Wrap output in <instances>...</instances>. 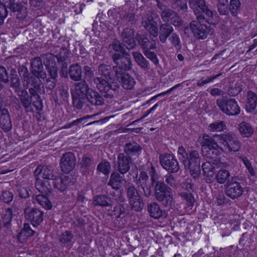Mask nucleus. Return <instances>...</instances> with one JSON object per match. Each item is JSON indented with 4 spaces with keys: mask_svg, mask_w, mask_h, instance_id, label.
<instances>
[{
    "mask_svg": "<svg viewBox=\"0 0 257 257\" xmlns=\"http://www.w3.org/2000/svg\"><path fill=\"white\" fill-rule=\"evenodd\" d=\"M35 187L41 194H47L51 192L52 187L48 180H41L36 178Z\"/></svg>",
    "mask_w": 257,
    "mask_h": 257,
    "instance_id": "nucleus-36",
    "label": "nucleus"
},
{
    "mask_svg": "<svg viewBox=\"0 0 257 257\" xmlns=\"http://www.w3.org/2000/svg\"><path fill=\"white\" fill-rule=\"evenodd\" d=\"M190 8L193 10L196 19L211 22L213 18L217 17V13L213 11L205 0H189Z\"/></svg>",
    "mask_w": 257,
    "mask_h": 257,
    "instance_id": "nucleus-5",
    "label": "nucleus"
},
{
    "mask_svg": "<svg viewBox=\"0 0 257 257\" xmlns=\"http://www.w3.org/2000/svg\"><path fill=\"white\" fill-rule=\"evenodd\" d=\"M257 106V95L253 91L249 90L247 92L245 99V108L247 112L257 113L255 108Z\"/></svg>",
    "mask_w": 257,
    "mask_h": 257,
    "instance_id": "nucleus-25",
    "label": "nucleus"
},
{
    "mask_svg": "<svg viewBox=\"0 0 257 257\" xmlns=\"http://www.w3.org/2000/svg\"><path fill=\"white\" fill-rule=\"evenodd\" d=\"M73 237V235L70 231H65L59 238V241L63 243H66L70 242Z\"/></svg>",
    "mask_w": 257,
    "mask_h": 257,
    "instance_id": "nucleus-62",
    "label": "nucleus"
},
{
    "mask_svg": "<svg viewBox=\"0 0 257 257\" xmlns=\"http://www.w3.org/2000/svg\"><path fill=\"white\" fill-rule=\"evenodd\" d=\"M135 32L134 29L127 27L124 29L121 33L122 43L128 50L134 49L137 47Z\"/></svg>",
    "mask_w": 257,
    "mask_h": 257,
    "instance_id": "nucleus-19",
    "label": "nucleus"
},
{
    "mask_svg": "<svg viewBox=\"0 0 257 257\" xmlns=\"http://www.w3.org/2000/svg\"><path fill=\"white\" fill-rule=\"evenodd\" d=\"M134 182L138 186V187H143L145 185L149 184V176L145 171H141L139 177H136Z\"/></svg>",
    "mask_w": 257,
    "mask_h": 257,
    "instance_id": "nucleus-48",
    "label": "nucleus"
},
{
    "mask_svg": "<svg viewBox=\"0 0 257 257\" xmlns=\"http://www.w3.org/2000/svg\"><path fill=\"white\" fill-rule=\"evenodd\" d=\"M133 164V160L124 153H120L117 157L116 169L120 174L124 175L129 171Z\"/></svg>",
    "mask_w": 257,
    "mask_h": 257,
    "instance_id": "nucleus-17",
    "label": "nucleus"
},
{
    "mask_svg": "<svg viewBox=\"0 0 257 257\" xmlns=\"http://www.w3.org/2000/svg\"><path fill=\"white\" fill-rule=\"evenodd\" d=\"M216 104L220 109L227 115H237L240 112V107L234 99L219 98L216 100Z\"/></svg>",
    "mask_w": 257,
    "mask_h": 257,
    "instance_id": "nucleus-12",
    "label": "nucleus"
},
{
    "mask_svg": "<svg viewBox=\"0 0 257 257\" xmlns=\"http://www.w3.org/2000/svg\"><path fill=\"white\" fill-rule=\"evenodd\" d=\"M178 159L180 162L184 166L189 157V153L183 146H179L177 151Z\"/></svg>",
    "mask_w": 257,
    "mask_h": 257,
    "instance_id": "nucleus-56",
    "label": "nucleus"
},
{
    "mask_svg": "<svg viewBox=\"0 0 257 257\" xmlns=\"http://www.w3.org/2000/svg\"><path fill=\"white\" fill-rule=\"evenodd\" d=\"M215 164H213L210 160H208L202 165V169L203 174L207 177H212L214 174L215 169Z\"/></svg>",
    "mask_w": 257,
    "mask_h": 257,
    "instance_id": "nucleus-41",
    "label": "nucleus"
},
{
    "mask_svg": "<svg viewBox=\"0 0 257 257\" xmlns=\"http://www.w3.org/2000/svg\"><path fill=\"white\" fill-rule=\"evenodd\" d=\"M143 53L148 59L154 64V65L156 66H158L159 65V59L157 54L154 52L151 51V50H149L145 51Z\"/></svg>",
    "mask_w": 257,
    "mask_h": 257,
    "instance_id": "nucleus-60",
    "label": "nucleus"
},
{
    "mask_svg": "<svg viewBox=\"0 0 257 257\" xmlns=\"http://www.w3.org/2000/svg\"><path fill=\"white\" fill-rule=\"evenodd\" d=\"M44 65L48 73L49 78L57 79L58 77V66L55 61L54 55H48L44 58Z\"/></svg>",
    "mask_w": 257,
    "mask_h": 257,
    "instance_id": "nucleus-22",
    "label": "nucleus"
},
{
    "mask_svg": "<svg viewBox=\"0 0 257 257\" xmlns=\"http://www.w3.org/2000/svg\"><path fill=\"white\" fill-rule=\"evenodd\" d=\"M122 178V177L119 172H113L110 175L108 185L111 186L113 189L118 191L121 188Z\"/></svg>",
    "mask_w": 257,
    "mask_h": 257,
    "instance_id": "nucleus-31",
    "label": "nucleus"
},
{
    "mask_svg": "<svg viewBox=\"0 0 257 257\" xmlns=\"http://www.w3.org/2000/svg\"><path fill=\"white\" fill-rule=\"evenodd\" d=\"M211 22L207 21H200L198 19L192 21L190 23V28L194 36L199 39H205L208 35H212L214 30L210 26L204 24L207 23L209 25H214L216 24L217 17L213 18Z\"/></svg>",
    "mask_w": 257,
    "mask_h": 257,
    "instance_id": "nucleus-7",
    "label": "nucleus"
},
{
    "mask_svg": "<svg viewBox=\"0 0 257 257\" xmlns=\"http://www.w3.org/2000/svg\"><path fill=\"white\" fill-rule=\"evenodd\" d=\"M138 20L139 17L133 13L126 14L121 18L122 22L127 25H135Z\"/></svg>",
    "mask_w": 257,
    "mask_h": 257,
    "instance_id": "nucleus-49",
    "label": "nucleus"
},
{
    "mask_svg": "<svg viewBox=\"0 0 257 257\" xmlns=\"http://www.w3.org/2000/svg\"><path fill=\"white\" fill-rule=\"evenodd\" d=\"M201 157L199 152L196 150L189 152V157L184 168L190 170L191 176L194 179H198L201 174Z\"/></svg>",
    "mask_w": 257,
    "mask_h": 257,
    "instance_id": "nucleus-11",
    "label": "nucleus"
},
{
    "mask_svg": "<svg viewBox=\"0 0 257 257\" xmlns=\"http://www.w3.org/2000/svg\"><path fill=\"white\" fill-rule=\"evenodd\" d=\"M221 75L222 73H220L215 75L208 76L205 79L202 78L201 80L197 82V85L199 87L203 86L208 83L212 82L214 79L217 78Z\"/></svg>",
    "mask_w": 257,
    "mask_h": 257,
    "instance_id": "nucleus-61",
    "label": "nucleus"
},
{
    "mask_svg": "<svg viewBox=\"0 0 257 257\" xmlns=\"http://www.w3.org/2000/svg\"><path fill=\"white\" fill-rule=\"evenodd\" d=\"M13 193L7 190L3 191L0 197L1 200L6 203L11 202L13 200Z\"/></svg>",
    "mask_w": 257,
    "mask_h": 257,
    "instance_id": "nucleus-63",
    "label": "nucleus"
},
{
    "mask_svg": "<svg viewBox=\"0 0 257 257\" xmlns=\"http://www.w3.org/2000/svg\"><path fill=\"white\" fill-rule=\"evenodd\" d=\"M0 127L5 132L11 130L12 123L8 110L3 108L1 111Z\"/></svg>",
    "mask_w": 257,
    "mask_h": 257,
    "instance_id": "nucleus-28",
    "label": "nucleus"
},
{
    "mask_svg": "<svg viewBox=\"0 0 257 257\" xmlns=\"http://www.w3.org/2000/svg\"><path fill=\"white\" fill-rule=\"evenodd\" d=\"M147 211L151 217L158 219L162 216V210L160 205L155 202L147 205Z\"/></svg>",
    "mask_w": 257,
    "mask_h": 257,
    "instance_id": "nucleus-37",
    "label": "nucleus"
},
{
    "mask_svg": "<svg viewBox=\"0 0 257 257\" xmlns=\"http://www.w3.org/2000/svg\"><path fill=\"white\" fill-rule=\"evenodd\" d=\"M127 197L132 210L141 212L145 206V202L141 194L133 184H128L125 187Z\"/></svg>",
    "mask_w": 257,
    "mask_h": 257,
    "instance_id": "nucleus-10",
    "label": "nucleus"
},
{
    "mask_svg": "<svg viewBox=\"0 0 257 257\" xmlns=\"http://www.w3.org/2000/svg\"><path fill=\"white\" fill-rule=\"evenodd\" d=\"M3 6L6 9H9L13 12H17V18L23 19L27 14V8L21 3L17 2L16 0H3Z\"/></svg>",
    "mask_w": 257,
    "mask_h": 257,
    "instance_id": "nucleus-21",
    "label": "nucleus"
},
{
    "mask_svg": "<svg viewBox=\"0 0 257 257\" xmlns=\"http://www.w3.org/2000/svg\"><path fill=\"white\" fill-rule=\"evenodd\" d=\"M176 13L175 11L169 8L161 12V17L162 20L165 23H169V21L173 18L174 16H176Z\"/></svg>",
    "mask_w": 257,
    "mask_h": 257,
    "instance_id": "nucleus-54",
    "label": "nucleus"
},
{
    "mask_svg": "<svg viewBox=\"0 0 257 257\" xmlns=\"http://www.w3.org/2000/svg\"><path fill=\"white\" fill-rule=\"evenodd\" d=\"M70 51L65 48H62L58 54L54 56L57 60L58 64H63V63H67L66 61L68 60Z\"/></svg>",
    "mask_w": 257,
    "mask_h": 257,
    "instance_id": "nucleus-45",
    "label": "nucleus"
},
{
    "mask_svg": "<svg viewBox=\"0 0 257 257\" xmlns=\"http://www.w3.org/2000/svg\"><path fill=\"white\" fill-rule=\"evenodd\" d=\"M26 219L30 221L34 227H37L44 220V212L38 208H27L24 210Z\"/></svg>",
    "mask_w": 257,
    "mask_h": 257,
    "instance_id": "nucleus-16",
    "label": "nucleus"
},
{
    "mask_svg": "<svg viewBox=\"0 0 257 257\" xmlns=\"http://www.w3.org/2000/svg\"><path fill=\"white\" fill-rule=\"evenodd\" d=\"M115 78L119 81L122 87L125 89H132L136 84L134 78L127 73H122L120 76H115Z\"/></svg>",
    "mask_w": 257,
    "mask_h": 257,
    "instance_id": "nucleus-26",
    "label": "nucleus"
},
{
    "mask_svg": "<svg viewBox=\"0 0 257 257\" xmlns=\"http://www.w3.org/2000/svg\"><path fill=\"white\" fill-rule=\"evenodd\" d=\"M168 39L172 46L174 47L177 51L181 49V40L177 34L174 33Z\"/></svg>",
    "mask_w": 257,
    "mask_h": 257,
    "instance_id": "nucleus-55",
    "label": "nucleus"
},
{
    "mask_svg": "<svg viewBox=\"0 0 257 257\" xmlns=\"http://www.w3.org/2000/svg\"><path fill=\"white\" fill-rule=\"evenodd\" d=\"M72 97L73 106L78 109H81L86 101L85 97L78 96L73 93H72Z\"/></svg>",
    "mask_w": 257,
    "mask_h": 257,
    "instance_id": "nucleus-53",
    "label": "nucleus"
},
{
    "mask_svg": "<svg viewBox=\"0 0 257 257\" xmlns=\"http://www.w3.org/2000/svg\"><path fill=\"white\" fill-rule=\"evenodd\" d=\"M237 128L240 135L243 138L251 137L254 133V129L251 125L245 121L238 124Z\"/></svg>",
    "mask_w": 257,
    "mask_h": 257,
    "instance_id": "nucleus-34",
    "label": "nucleus"
},
{
    "mask_svg": "<svg viewBox=\"0 0 257 257\" xmlns=\"http://www.w3.org/2000/svg\"><path fill=\"white\" fill-rule=\"evenodd\" d=\"M97 170L105 175H108L110 172L111 165L109 162L105 161L99 163L97 167Z\"/></svg>",
    "mask_w": 257,
    "mask_h": 257,
    "instance_id": "nucleus-58",
    "label": "nucleus"
},
{
    "mask_svg": "<svg viewBox=\"0 0 257 257\" xmlns=\"http://www.w3.org/2000/svg\"><path fill=\"white\" fill-rule=\"evenodd\" d=\"M142 25L153 37H159L160 42L165 44L167 39L174 33V28L169 23L161 24L158 27L157 23L150 12H147L142 17Z\"/></svg>",
    "mask_w": 257,
    "mask_h": 257,
    "instance_id": "nucleus-3",
    "label": "nucleus"
},
{
    "mask_svg": "<svg viewBox=\"0 0 257 257\" xmlns=\"http://www.w3.org/2000/svg\"><path fill=\"white\" fill-rule=\"evenodd\" d=\"M76 157L72 152H67L63 155L60 162L61 171L68 173L73 170L76 166Z\"/></svg>",
    "mask_w": 257,
    "mask_h": 257,
    "instance_id": "nucleus-18",
    "label": "nucleus"
},
{
    "mask_svg": "<svg viewBox=\"0 0 257 257\" xmlns=\"http://www.w3.org/2000/svg\"><path fill=\"white\" fill-rule=\"evenodd\" d=\"M216 138L213 136L210 137L204 134L201 142V153L207 160H210L213 164L218 165L220 163V152L219 149H222L218 145Z\"/></svg>",
    "mask_w": 257,
    "mask_h": 257,
    "instance_id": "nucleus-4",
    "label": "nucleus"
},
{
    "mask_svg": "<svg viewBox=\"0 0 257 257\" xmlns=\"http://www.w3.org/2000/svg\"><path fill=\"white\" fill-rule=\"evenodd\" d=\"M93 163V160L91 158L83 155L80 162V168L83 174L87 172L89 168L91 166Z\"/></svg>",
    "mask_w": 257,
    "mask_h": 257,
    "instance_id": "nucleus-47",
    "label": "nucleus"
},
{
    "mask_svg": "<svg viewBox=\"0 0 257 257\" xmlns=\"http://www.w3.org/2000/svg\"><path fill=\"white\" fill-rule=\"evenodd\" d=\"M159 162L163 168L169 173H176L179 170V162L174 155L169 153L161 154Z\"/></svg>",
    "mask_w": 257,
    "mask_h": 257,
    "instance_id": "nucleus-14",
    "label": "nucleus"
},
{
    "mask_svg": "<svg viewBox=\"0 0 257 257\" xmlns=\"http://www.w3.org/2000/svg\"><path fill=\"white\" fill-rule=\"evenodd\" d=\"M241 4L239 0H230L229 3V12L232 16H236L240 11Z\"/></svg>",
    "mask_w": 257,
    "mask_h": 257,
    "instance_id": "nucleus-52",
    "label": "nucleus"
},
{
    "mask_svg": "<svg viewBox=\"0 0 257 257\" xmlns=\"http://www.w3.org/2000/svg\"><path fill=\"white\" fill-rule=\"evenodd\" d=\"M208 128L212 132H221L226 129V125L224 121L218 120L210 123Z\"/></svg>",
    "mask_w": 257,
    "mask_h": 257,
    "instance_id": "nucleus-51",
    "label": "nucleus"
},
{
    "mask_svg": "<svg viewBox=\"0 0 257 257\" xmlns=\"http://www.w3.org/2000/svg\"><path fill=\"white\" fill-rule=\"evenodd\" d=\"M35 231L32 229L28 223H25L24 227L20 232L18 234L19 237H23L24 239L33 236Z\"/></svg>",
    "mask_w": 257,
    "mask_h": 257,
    "instance_id": "nucleus-46",
    "label": "nucleus"
},
{
    "mask_svg": "<svg viewBox=\"0 0 257 257\" xmlns=\"http://www.w3.org/2000/svg\"><path fill=\"white\" fill-rule=\"evenodd\" d=\"M49 194H40L36 195V200L43 207L46 209H50L52 205L49 199Z\"/></svg>",
    "mask_w": 257,
    "mask_h": 257,
    "instance_id": "nucleus-39",
    "label": "nucleus"
},
{
    "mask_svg": "<svg viewBox=\"0 0 257 257\" xmlns=\"http://www.w3.org/2000/svg\"><path fill=\"white\" fill-rule=\"evenodd\" d=\"M48 55H52V53H48L46 54H41L40 57H36L32 59L31 62L32 73L37 70H39L40 69H43L44 57H46Z\"/></svg>",
    "mask_w": 257,
    "mask_h": 257,
    "instance_id": "nucleus-38",
    "label": "nucleus"
},
{
    "mask_svg": "<svg viewBox=\"0 0 257 257\" xmlns=\"http://www.w3.org/2000/svg\"><path fill=\"white\" fill-rule=\"evenodd\" d=\"M93 203L95 206L111 208L113 202L108 196L104 195H97L93 197Z\"/></svg>",
    "mask_w": 257,
    "mask_h": 257,
    "instance_id": "nucleus-30",
    "label": "nucleus"
},
{
    "mask_svg": "<svg viewBox=\"0 0 257 257\" xmlns=\"http://www.w3.org/2000/svg\"><path fill=\"white\" fill-rule=\"evenodd\" d=\"M57 79H53L51 78H46L45 84L47 91H50L52 92L56 86Z\"/></svg>",
    "mask_w": 257,
    "mask_h": 257,
    "instance_id": "nucleus-64",
    "label": "nucleus"
},
{
    "mask_svg": "<svg viewBox=\"0 0 257 257\" xmlns=\"http://www.w3.org/2000/svg\"><path fill=\"white\" fill-rule=\"evenodd\" d=\"M238 179L237 177H232L225 185L226 195L232 199L240 197L243 192L244 189L241 183L238 181Z\"/></svg>",
    "mask_w": 257,
    "mask_h": 257,
    "instance_id": "nucleus-13",
    "label": "nucleus"
},
{
    "mask_svg": "<svg viewBox=\"0 0 257 257\" xmlns=\"http://www.w3.org/2000/svg\"><path fill=\"white\" fill-rule=\"evenodd\" d=\"M38 175L47 180H51L52 182L57 176L54 174L53 170L51 167L48 166H44L39 171Z\"/></svg>",
    "mask_w": 257,
    "mask_h": 257,
    "instance_id": "nucleus-40",
    "label": "nucleus"
},
{
    "mask_svg": "<svg viewBox=\"0 0 257 257\" xmlns=\"http://www.w3.org/2000/svg\"><path fill=\"white\" fill-rule=\"evenodd\" d=\"M179 196L186 201V204L188 206H192L194 205L195 199L191 192H183L179 193Z\"/></svg>",
    "mask_w": 257,
    "mask_h": 257,
    "instance_id": "nucleus-57",
    "label": "nucleus"
},
{
    "mask_svg": "<svg viewBox=\"0 0 257 257\" xmlns=\"http://www.w3.org/2000/svg\"><path fill=\"white\" fill-rule=\"evenodd\" d=\"M104 97L100 92L92 89L86 97V100L91 105L95 106H101L104 104Z\"/></svg>",
    "mask_w": 257,
    "mask_h": 257,
    "instance_id": "nucleus-27",
    "label": "nucleus"
},
{
    "mask_svg": "<svg viewBox=\"0 0 257 257\" xmlns=\"http://www.w3.org/2000/svg\"><path fill=\"white\" fill-rule=\"evenodd\" d=\"M13 216L12 207L7 208L4 213L2 221L4 227L9 229L11 227V222Z\"/></svg>",
    "mask_w": 257,
    "mask_h": 257,
    "instance_id": "nucleus-42",
    "label": "nucleus"
},
{
    "mask_svg": "<svg viewBox=\"0 0 257 257\" xmlns=\"http://www.w3.org/2000/svg\"><path fill=\"white\" fill-rule=\"evenodd\" d=\"M136 39L139 45L143 50V52L156 48V42L153 38L148 37L145 33L138 32L136 36Z\"/></svg>",
    "mask_w": 257,
    "mask_h": 257,
    "instance_id": "nucleus-20",
    "label": "nucleus"
},
{
    "mask_svg": "<svg viewBox=\"0 0 257 257\" xmlns=\"http://www.w3.org/2000/svg\"><path fill=\"white\" fill-rule=\"evenodd\" d=\"M76 182V178L71 175H65L63 177L57 176L52 182L54 188L57 190L63 192Z\"/></svg>",
    "mask_w": 257,
    "mask_h": 257,
    "instance_id": "nucleus-15",
    "label": "nucleus"
},
{
    "mask_svg": "<svg viewBox=\"0 0 257 257\" xmlns=\"http://www.w3.org/2000/svg\"><path fill=\"white\" fill-rule=\"evenodd\" d=\"M8 80L9 81L6 84H9L10 86L14 89L15 92L17 93L18 95L21 94V91L22 90L21 87V80L17 73L16 69L14 68H12L10 70Z\"/></svg>",
    "mask_w": 257,
    "mask_h": 257,
    "instance_id": "nucleus-24",
    "label": "nucleus"
},
{
    "mask_svg": "<svg viewBox=\"0 0 257 257\" xmlns=\"http://www.w3.org/2000/svg\"><path fill=\"white\" fill-rule=\"evenodd\" d=\"M154 187L156 199L164 207L172 208L175 205V201L170 187L164 182L159 183Z\"/></svg>",
    "mask_w": 257,
    "mask_h": 257,
    "instance_id": "nucleus-6",
    "label": "nucleus"
},
{
    "mask_svg": "<svg viewBox=\"0 0 257 257\" xmlns=\"http://www.w3.org/2000/svg\"><path fill=\"white\" fill-rule=\"evenodd\" d=\"M112 213V215H115L117 218L120 217L121 215L124 216L125 214V208L124 205L121 204H117L114 207Z\"/></svg>",
    "mask_w": 257,
    "mask_h": 257,
    "instance_id": "nucleus-59",
    "label": "nucleus"
},
{
    "mask_svg": "<svg viewBox=\"0 0 257 257\" xmlns=\"http://www.w3.org/2000/svg\"><path fill=\"white\" fill-rule=\"evenodd\" d=\"M81 67L78 63L72 64L69 66V76L74 81H79L82 78Z\"/></svg>",
    "mask_w": 257,
    "mask_h": 257,
    "instance_id": "nucleus-32",
    "label": "nucleus"
},
{
    "mask_svg": "<svg viewBox=\"0 0 257 257\" xmlns=\"http://www.w3.org/2000/svg\"><path fill=\"white\" fill-rule=\"evenodd\" d=\"M132 55L137 64L141 68L145 71L150 69V64L149 62L140 52L138 51L134 52Z\"/></svg>",
    "mask_w": 257,
    "mask_h": 257,
    "instance_id": "nucleus-33",
    "label": "nucleus"
},
{
    "mask_svg": "<svg viewBox=\"0 0 257 257\" xmlns=\"http://www.w3.org/2000/svg\"><path fill=\"white\" fill-rule=\"evenodd\" d=\"M218 143L223 145L229 152H237L241 148V143L237 136L232 132L213 135Z\"/></svg>",
    "mask_w": 257,
    "mask_h": 257,
    "instance_id": "nucleus-8",
    "label": "nucleus"
},
{
    "mask_svg": "<svg viewBox=\"0 0 257 257\" xmlns=\"http://www.w3.org/2000/svg\"><path fill=\"white\" fill-rule=\"evenodd\" d=\"M217 10L220 15H229V3L228 0H217Z\"/></svg>",
    "mask_w": 257,
    "mask_h": 257,
    "instance_id": "nucleus-43",
    "label": "nucleus"
},
{
    "mask_svg": "<svg viewBox=\"0 0 257 257\" xmlns=\"http://www.w3.org/2000/svg\"><path fill=\"white\" fill-rule=\"evenodd\" d=\"M92 88L89 86V85L85 80L76 83L75 84V91L73 93L78 96L83 97H87L90 90Z\"/></svg>",
    "mask_w": 257,
    "mask_h": 257,
    "instance_id": "nucleus-29",
    "label": "nucleus"
},
{
    "mask_svg": "<svg viewBox=\"0 0 257 257\" xmlns=\"http://www.w3.org/2000/svg\"><path fill=\"white\" fill-rule=\"evenodd\" d=\"M18 72L21 78L23 84L29 80L31 76L27 67L24 65H20L18 67Z\"/></svg>",
    "mask_w": 257,
    "mask_h": 257,
    "instance_id": "nucleus-50",
    "label": "nucleus"
},
{
    "mask_svg": "<svg viewBox=\"0 0 257 257\" xmlns=\"http://www.w3.org/2000/svg\"><path fill=\"white\" fill-rule=\"evenodd\" d=\"M123 44L121 43L119 41L114 40L108 46L109 53L111 57V54L113 53H118L119 54H125L127 55V51L124 48Z\"/></svg>",
    "mask_w": 257,
    "mask_h": 257,
    "instance_id": "nucleus-35",
    "label": "nucleus"
},
{
    "mask_svg": "<svg viewBox=\"0 0 257 257\" xmlns=\"http://www.w3.org/2000/svg\"><path fill=\"white\" fill-rule=\"evenodd\" d=\"M111 58L115 63L114 66L115 70V76H119L122 73H126V71L131 69L132 67L131 55L127 52V55L125 54H119L118 53L111 54Z\"/></svg>",
    "mask_w": 257,
    "mask_h": 257,
    "instance_id": "nucleus-9",
    "label": "nucleus"
},
{
    "mask_svg": "<svg viewBox=\"0 0 257 257\" xmlns=\"http://www.w3.org/2000/svg\"><path fill=\"white\" fill-rule=\"evenodd\" d=\"M42 84V81L36 76H31L29 80L23 84L26 89H28L29 94L26 89H23L19 96L26 112H32L33 106L38 108V106L42 104V100L39 95Z\"/></svg>",
    "mask_w": 257,
    "mask_h": 257,
    "instance_id": "nucleus-2",
    "label": "nucleus"
},
{
    "mask_svg": "<svg viewBox=\"0 0 257 257\" xmlns=\"http://www.w3.org/2000/svg\"><path fill=\"white\" fill-rule=\"evenodd\" d=\"M142 147L135 141L126 143L124 146L123 153L131 158L134 157H139L142 153Z\"/></svg>",
    "mask_w": 257,
    "mask_h": 257,
    "instance_id": "nucleus-23",
    "label": "nucleus"
},
{
    "mask_svg": "<svg viewBox=\"0 0 257 257\" xmlns=\"http://www.w3.org/2000/svg\"><path fill=\"white\" fill-rule=\"evenodd\" d=\"M230 173L226 170H220L216 174L215 178L216 181L219 184H224L225 182L227 183L228 180H230Z\"/></svg>",
    "mask_w": 257,
    "mask_h": 257,
    "instance_id": "nucleus-44",
    "label": "nucleus"
},
{
    "mask_svg": "<svg viewBox=\"0 0 257 257\" xmlns=\"http://www.w3.org/2000/svg\"><path fill=\"white\" fill-rule=\"evenodd\" d=\"M98 72L101 76L96 77L93 79L96 88L105 98L112 99L116 97L119 86L116 83L109 82V80H112L115 77L114 66L101 64L98 66Z\"/></svg>",
    "mask_w": 257,
    "mask_h": 257,
    "instance_id": "nucleus-1",
    "label": "nucleus"
}]
</instances>
